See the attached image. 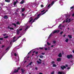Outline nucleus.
<instances>
[{"label":"nucleus","mask_w":74,"mask_h":74,"mask_svg":"<svg viewBox=\"0 0 74 74\" xmlns=\"http://www.w3.org/2000/svg\"><path fill=\"white\" fill-rule=\"evenodd\" d=\"M43 14H44V13H40L38 14L37 16V17L35 18L34 20L32 21V24L33 23V22H34V21H35V20H37V19H38V18H39L40 16V15H43Z\"/></svg>","instance_id":"nucleus-1"},{"label":"nucleus","mask_w":74,"mask_h":74,"mask_svg":"<svg viewBox=\"0 0 74 74\" xmlns=\"http://www.w3.org/2000/svg\"><path fill=\"white\" fill-rule=\"evenodd\" d=\"M73 55L71 54L67 56V58L68 59H71L73 58Z\"/></svg>","instance_id":"nucleus-2"},{"label":"nucleus","mask_w":74,"mask_h":74,"mask_svg":"<svg viewBox=\"0 0 74 74\" xmlns=\"http://www.w3.org/2000/svg\"><path fill=\"white\" fill-rule=\"evenodd\" d=\"M59 32V30H54L52 32L53 34H55V33H58Z\"/></svg>","instance_id":"nucleus-3"},{"label":"nucleus","mask_w":74,"mask_h":74,"mask_svg":"<svg viewBox=\"0 0 74 74\" xmlns=\"http://www.w3.org/2000/svg\"><path fill=\"white\" fill-rule=\"evenodd\" d=\"M61 69L62 70H64V69H66V66H62L61 67Z\"/></svg>","instance_id":"nucleus-4"},{"label":"nucleus","mask_w":74,"mask_h":74,"mask_svg":"<svg viewBox=\"0 0 74 74\" xmlns=\"http://www.w3.org/2000/svg\"><path fill=\"white\" fill-rule=\"evenodd\" d=\"M18 0H16V1H14V4H13V5L15 6L16 5V3H18Z\"/></svg>","instance_id":"nucleus-5"},{"label":"nucleus","mask_w":74,"mask_h":74,"mask_svg":"<svg viewBox=\"0 0 74 74\" xmlns=\"http://www.w3.org/2000/svg\"><path fill=\"white\" fill-rule=\"evenodd\" d=\"M30 20H29V23H30V22H32V21L33 20V19L32 17H30Z\"/></svg>","instance_id":"nucleus-6"},{"label":"nucleus","mask_w":74,"mask_h":74,"mask_svg":"<svg viewBox=\"0 0 74 74\" xmlns=\"http://www.w3.org/2000/svg\"><path fill=\"white\" fill-rule=\"evenodd\" d=\"M21 70L23 74V73H24V72L25 71V70H24L23 69H21Z\"/></svg>","instance_id":"nucleus-7"},{"label":"nucleus","mask_w":74,"mask_h":74,"mask_svg":"<svg viewBox=\"0 0 74 74\" xmlns=\"http://www.w3.org/2000/svg\"><path fill=\"white\" fill-rule=\"evenodd\" d=\"M57 62H60V61H61V58H57Z\"/></svg>","instance_id":"nucleus-8"},{"label":"nucleus","mask_w":74,"mask_h":74,"mask_svg":"<svg viewBox=\"0 0 74 74\" xmlns=\"http://www.w3.org/2000/svg\"><path fill=\"white\" fill-rule=\"evenodd\" d=\"M58 74H64V73L62 72L59 71L58 73Z\"/></svg>","instance_id":"nucleus-9"},{"label":"nucleus","mask_w":74,"mask_h":74,"mask_svg":"<svg viewBox=\"0 0 74 74\" xmlns=\"http://www.w3.org/2000/svg\"><path fill=\"white\" fill-rule=\"evenodd\" d=\"M58 56L59 57H60V58H61V57L62 56V53H60L58 55Z\"/></svg>","instance_id":"nucleus-10"},{"label":"nucleus","mask_w":74,"mask_h":74,"mask_svg":"<svg viewBox=\"0 0 74 74\" xmlns=\"http://www.w3.org/2000/svg\"><path fill=\"white\" fill-rule=\"evenodd\" d=\"M18 71H17V70H16V69H14V73H18Z\"/></svg>","instance_id":"nucleus-11"},{"label":"nucleus","mask_w":74,"mask_h":74,"mask_svg":"<svg viewBox=\"0 0 74 74\" xmlns=\"http://www.w3.org/2000/svg\"><path fill=\"white\" fill-rule=\"evenodd\" d=\"M25 2V1L24 0H22V1L21 2V4H23Z\"/></svg>","instance_id":"nucleus-12"},{"label":"nucleus","mask_w":74,"mask_h":74,"mask_svg":"<svg viewBox=\"0 0 74 74\" xmlns=\"http://www.w3.org/2000/svg\"><path fill=\"white\" fill-rule=\"evenodd\" d=\"M25 9L24 8H23L21 9V11L22 12H24V11H25Z\"/></svg>","instance_id":"nucleus-13"},{"label":"nucleus","mask_w":74,"mask_h":74,"mask_svg":"<svg viewBox=\"0 0 74 74\" xmlns=\"http://www.w3.org/2000/svg\"><path fill=\"white\" fill-rule=\"evenodd\" d=\"M16 32L17 34H19L20 33V32H19V30H18V29L17 30Z\"/></svg>","instance_id":"nucleus-14"},{"label":"nucleus","mask_w":74,"mask_h":74,"mask_svg":"<svg viewBox=\"0 0 74 74\" xmlns=\"http://www.w3.org/2000/svg\"><path fill=\"white\" fill-rule=\"evenodd\" d=\"M4 19H8V16H5L4 17Z\"/></svg>","instance_id":"nucleus-15"},{"label":"nucleus","mask_w":74,"mask_h":74,"mask_svg":"<svg viewBox=\"0 0 74 74\" xmlns=\"http://www.w3.org/2000/svg\"><path fill=\"white\" fill-rule=\"evenodd\" d=\"M68 36L69 38H72V36H71V35H68Z\"/></svg>","instance_id":"nucleus-16"},{"label":"nucleus","mask_w":74,"mask_h":74,"mask_svg":"<svg viewBox=\"0 0 74 74\" xmlns=\"http://www.w3.org/2000/svg\"><path fill=\"white\" fill-rule=\"evenodd\" d=\"M5 1L6 2H8V3H9V2H10V0H5Z\"/></svg>","instance_id":"nucleus-17"},{"label":"nucleus","mask_w":74,"mask_h":74,"mask_svg":"<svg viewBox=\"0 0 74 74\" xmlns=\"http://www.w3.org/2000/svg\"><path fill=\"white\" fill-rule=\"evenodd\" d=\"M55 3V1H53L51 3V5H52Z\"/></svg>","instance_id":"nucleus-18"},{"label":"nucleus","mask_w":74,"mask_h":74,"mask_svg":"<svg viewBox=\"0 0 74 74\" xmlns=\"http://www.w3.org/2000/svg\"><path fill=\"white\" fill-rule=\"evenodd\" d=\"M37 62L38 64H41V62H39L38 61H37Z\"/></svg>","instance_id":"nucleus-19"},{"label":"nucleus","mask_w":74,"mask_h":74,"mask_svg":"<svg viewBox=\"0 0 74 74\" xmlns=\"http://www.w3.org/2000/svg\"><path fill=\"white\" fill-rule=\"evenodd\" d=\"M52 36V34H51L49 35V36L48 37V38H50L51 37V36Z\"/></svg>","instance_id":"nucleus-20"},{"label":"nucleus","mask_w":74,"mask_h":74,"mask_svg":"<svg viewBox=\"0 0 74 74\" xmlns=\"http://www.w3.org/2000/svg\"><path fill=\"white\" fill-rule=\"evenodd\" d=\"M68 41H69V39H68V38L66 39L65 40V42H67Z\"/></svg>","instance_id":"nucleus-21"},{"label":"nucleus","mask_w":74,"mask_h":74,"mask_svg":"<svg viewBox=\"0 0 74 74\" xmlns=\"http://www.w3.org/2000/svg\"><path fill=\"white\" fill-rule=\"evenodd\" d=\"M39 57L40 58H44V56L42 55L40 56Z\"/></svg>","instance_id":"nucleus-22"},{"label":"nucleus","mask_w":74,"mask_h":74,"mask_svg":"<svg viewBox=\"0 0 74 74\" xmlns=\"http://www.w3.org/2000/svg\"><path fill=\"white\" fill-rule=\"evenodd\" d=\"M12 25H14V26L15 27H16V25L15 23H12Z\"/></svg>","instance_id":"nucleus-23"},{"label":"nucleus","mask_w":74,"mask_h":74,"mask_svg":"<svg viewBox=\"0 0 74 74\" xmlns=\"http://www.w3.org/2000/svg\"><path fill=\"white\" fill-rule=\"evenodd\" d=\"M53 67H56V64H54L53 65Z\"/></svg>","instance_id":"nucleus-24"},{"label":"nucleus","mask_w":74,"mask_h":74,"mask_svg":"<svg viewBox=\"0 0 74 74\" xmlns=\"http://www.w3.org/2000/svg\"><path fill=\"white\" fill-rule=\"evenodd\" d=\"M17 40H18V39H17L16 40L13 39V42H15V41H16Z\"/></svg>","instance_id":"nucleus-25"},{"label":"nucleus","mask_w":74,"mask_h":74,"mask_svg":"<svg viewBox=\"0 0 74 74\" xmlns=\"http://www.w3.org/2000/svg\"><path fill=\"white\" fill-rule=\"evenodd\" d=\"M32 63H33V62H30V63L29 64H28L29 65H30V66H31V65H32Z\"/></svg>","instance_id":"nucleus-26"},{"label":"nucleus","mask_w":74,"mask_h":74,"mask_svg":"<svg viewBox=\"0 0 74 74\" xmlns=\"http://www.w3.org/2000/svg\"><path fill=\"white\" fill-rule=\"evenodd\" d=\"M39 49H41V50H43V49H43V48L42 47H39Z\"/></svg>","instance_id":"nucleus-27"},{"label":"nucleus","mask_w":74,"mask_h":74,"mask_svg":"<svg viewBox=\"0 0 74 74\" xmlns=\"http://www.w3.org/2000/svg\"><path fill=\"white\" fill-rule=\"evenodd\" d=\"M21 69V68L20 67H18V68H17V71H19V70H20V69Z\"/></svg>","instance_id":"nucleus-28"},{"label":"nucleus","mask_w":74,"mask_h":74,"mask_svg":"<svg viewBox=\"0 0 74 74\" xmlns=\"http://www.w3.org/2000/svg\"><path fill=\"white\" fill-rule=\"evenodd\" d=\"M8 36H6L4 37V38H8Z\"/></svg>","instance_id":"nucleus-29"},{"label":"nucleus","mask_w":74,"mask_h":74,"mask_svg":"<svg viewBox=\"0 0 74 74\" xmlns=\"http://www.w3.org/2000/svg\"><path fill=\"white\" fill-rule=\"evenodd\" d=\"M47 45H49H49H51V44L48 42H47Z\"/></svg>","instance_id":"nucleus-30"},{"label":"nucleus","mask_w":74,"mask_h":74,"mask_svg":"<svg viewBox=\"0 0 74 74\" xmlns=\"http://www.w3.org/2000/svg\"><path fill=\"white\" fill-rule=\"evenodd\" d=\"M10 30H14V28L12 27L10 28Z\"/></svg>","instance_id":"nucleus-31"},{"label":"nucleus","mask_w":74,"mask_h":74,"mask_svg":"<svg viewBox=\"0 0 74 74\" xmlns=\"http://www.w3.org/2000/svg\"><path fill=\"white\" fill-rule=\"evenodd\" d=\"M17 25H20V23H19V22H17L16 23Z\"/></svg>","instance_id":"nucleus-32"},{"label":"nucleus","mask_w":74,"mask_h":74,"mask_svg":"<svg viewBox=\"0 0 74 74\" xmlns=\"http://www.w3.org/2000/svg\"><path fill=\"white\" fill-rule=\"evenodd\" d=\"M31 52H32V51H29V52L28 53V55H30V54L31 53Z\"/></svg>","instance_id":"nucleus-33"},{"label":"nucleus","mask_w":74,"mask_h":74,"mask_svg":"<svg viewBox=\"0 0 74 74\" xmlns=\"http://www.w3.org/2000/svg\"><path fill=\"white\" fill-rule=\"evenodd\" d=\"M51 63V64H54V63H55V62L54 61H52Z\"/></svg>","instance_id":"nucleus-34"},{"label":"nucleus","mask_w":74,"mask_h":74,"mask_svg":"<svg viewBox=\"0 0 74 74\" xmlns=\"http://www.w3.org/2000/svg\"><path fill=\"white\" fill-rule=\"evenodd\" d=\"M25 38H24L22 40V41H24L25 40V41H26V40H25Z\"/></svg>","instance_id":"nucleus-35"},{"label":"nucleus","mask_w":74,"mask_h":74,"mask_svg":"<svg viewBox=\"0 0 74 74\" xmlns=\"http://www.w3.org/2000/svg\"><path fill=\"white\" fill-rule=\"evenodd\" d=\"M10 48V47H8L6 49V51H7V50H8V49Z\"/></svg>","instance_id":"nucleus-36"},{"label":"nucleus","mask_w":74,"mask_h":74,"mask_svg":"<svg viewBox=\"0 0 74 74\" xmlns=\"http://www.w3.org/2000/svg\"><path fill=\"white\" fill-rule=\"evenodd\" d=\"M40 7L42 8H43V7H44V5H40Z\"/></svg>","instance_id":"nucleus-37"},{"label":"nucleus","mask_w":74,"mask_h":74,"mask_svg":"<svg viewBox=\"0 0 74 74\" xmlns=\"http://www.w3.org/2000/svg\"><path fill=\"white\" fill-rule=\"evenodd\" d=\"M14 55L15 56H17V55L16 54V53H14Z\"/></svg>","instance_id":"nucleus-38"},{"label":"nucleus","mask_w":74,"mask_h":74,"mask_svg":"<svg viewBox=\"0 0 74 74\" xmlns=\"http://www.w3.org/2000/svg\"><path fill=\"white\" fill-rule=\"evenodd\" d=\"M63 32H61L60 33V35H62V34H63Z\"/></svg>","instance_id":"nucleus-39"},{"label":"nucleus","mask_w":74,"mask_h":74,"mask_svg":"<svg viewBox=\"0 0 74 74\" xmlns=\"http://www.w3.org/2000/svg\"><path fill=\"white\" fill-rule=\"evenodd\" d=\"M68 22V18H67L66 19V22L67 23Z\"/></svg>","instance_id":"nucleus-40"},{"label":"nucleus","mask_w":74,"mask_h":74,"mask_svg":"<svg viewBox=\"0 0 74 74\" xmlns=\"http://www.w3.org/2000/svg\"><path fill=\"white\" fill-rule=\"evenodd\" d=\"M71 21V19L70 18L69 20V22H70Z\"/></svg>","instance_id":"nucleus-41"},{"label":"nucleus","mask_w":74,"mask_h":74,"mask_svg":"<svg viewBox=\"0 0 74 74\" xmlns=\"http://www.w3.org/2000/svg\"><path fill=\"white\" fill-rule=\"evenodd\" d=\"M5 47V46L4 45H2V48H4V47Z\"/></svg>","instance_id":"nucleus-42"},{"label":"nucleus","mask_w":74,"mask_h":74,"mask_svg":"<svg viewBox=\"0 0 74 74\" xmlns=\"http://www.w3.org/2000/svg\"><path fill=\"white\" fill-rule=\"evenodd\" d=\"M42 54L43 55H45V53H42Z\"/></svg>","instance_id":"nucleus-43"},{"label":"nucleus","mask_w":74,"mask_h":74,"mask_svg":"<svg viewBox=\"0 0 74 74\" xmlns=\"http://www.w3.org/2000/svg\"><path fill=\"white\" fill-rule=\"evenodd\" d=\"M51 74H54V71H53L51 73Z\"/></svg>","instance_id":"nucleus-44"},{"label":"nucleus","mask_w":74,"mask_h":74,"mask_svg":"<svg viewBox=\"0 0 74 74\" xmlns=\"http://www.w3.org/2000/svg\"><path fill=\"white\" fill-rule=\"evenodd\" d=\"M44 11H45V10H43L41 11V12H44Z\"/></svg>","instance_id":"nucleus-45"},{"label":"nucleus","mask_w":74,"mask_h":74,"mask_svg":"<svg viewBox=\"0 0 74 74\" xmlns=\"http://www.w3.org/2000/svg\"><path fill=\"white\" fill-rule=\"evenodd\" d=\"M47 11H48V10H47L45 12H43V13H44V14H45V13H46V12H47Z\"/></svg>","instance_id":"nucleus-46"},{"label":"nucleus","mask_w":74,"mask_h":74,"mask_svg":"<svg viewBox=\"0 0 74 74\" xmlns=\"http://www.w3.org/2000/svg\"><path fill=\"white\" fill-rule=\"evenodd\" d=\"M51 4H49L48 6V7H50V5H51Z\"/></svg>","instance_id":"nucleus-47"},{"label":"nucleus","mask_w":74,"mask_h":74,"mask_svg":"<svg viewBox=\"0 0 74 74\" xmlns=\"http://www.w3.org/2000/svg\"><path fill=\"white\" fill-rule=\"evenodd\" d=\"M20 37H21V36H20L18 37L17 39H18L19 38H20Z\"/></svg>","instance_id":"nucleus-48"},{"label":"nucleus","mask_w":74,"mask_h":74,"mask_svg":"<svg viewBox=\"0 0 74 74\" xmlns=\"http://www.w3.org/2000/svg\"><path fill=\"white\" fill-rule=\"evenodd\" d=\"M42 64H43L44 66H45V63L44 62H43Z\"/></svg>","instance_id":"nucleus-49"},{"label":"nucleus","mask_w":74,"mask_h":74,"mask_svg":"<svg viewBox=\"0 0 74 74\" xmlns=\"http://www.w3.org/2000/svg\"><path fill=\"white\" fill-rule=\"evenodd\" d=\"M48 50V49L47 48H45V51H47Z\"/></svg>","instance_id":"nucleus-50"},{"label":"nucleus","mask_w":74,"mask_h":74,"mask_svg":"<svg viewBox=\"0 0 74 74\" xmlns=\"http://www.w3.org/2000/svg\"><path fill=\"white\" fill-rule=\"evenodd\" d=\"M74 8V7L73 6H72V7H71V9H73Z\"/></svg>","instance_id":"nucleus-51"},{"label":"nucleus","mask_w":74,"mask_h":74,"mask_svg":"<svg viewBox=\"0 0 74 74\" xmlns=\"http://www.w3.org/2000/svg\"><path fill=\"white\" fill-rule=\"evenodd\" d=\"M56 42V41H53V43H54V44H55Z\"/></svg>","instance_id":"nucleus-52"},{"label":"nucleus","mask_w":74,"mask_h":74,"mask_svg":"<svg viewBox=\"0 0 74 74\" xmlns=\"http://www.w3.org/2000/svg\"><path fill=\"white\" fill-rule=\"evenodd\" d=\"M38 51H37L35 53V54H38Z\"/></svg>","instance_id":"nucleus-53"},{"label":"nucleus","mask_w":74,"mask_h":74,"mask_svg":"<svg viewBox=\"0 0 74 74\" xmlns=\"http://www.w3.org/2000/svg\"><path fill=\"white\" fill-rule=\"evenodd\" d=\"M3 40V38H0V40Z\"/></svg>","instance_id":"nucleus-54"},{"label":"nucleus","mask_w":74,"mask_h":74,"mask_svg":"<svg viewBox=\"0 0 74 74\" xmlns=\"http://www.w3.org/2000/svg\"><path fill=\"white\" fill-rule=\"evenodd\" d=\"M19 31H22V29H19Z\"/></svg>","instance_id":"nucleus-55"},{"label":"nucleus","mask_w":74,"mask_h":74,"mask_svg":"<svg viewBox=\"0 0 74 74\" xmlns=\"http://www.w3.org/2000/svg\"><path fill=\"white\" fill-rule=\"evenodd\" d=\"M61 26H62V25H61V24H60L59 26V27H60Z\"/></svg>","instance_id":"nucleus-56"},{"label":"nucleus","mask_w":74,"mask_h":74,"mask_svg":"<svg viewBox=\"0 0 74 74\" xmlns=\"http://www.w3.org/2000/svg\"><path fill=\"white\" fill-rule=\"evenodd\" d=\"M3 36H6V34H3Z\"/></svg>","instance_id":"nucleus-57"},{"label":"nucleus","mask_w":74,"mask_h":74,"mask_svg":"<svg viewBox=\"0 0 74 74\" xmlns=\"http://www.w3.org/2000/svg\"><path fill=\"white\" fill-rule=\"evenodd\" d=\"M35 69L36 70H37V69H38V68H37V67H36Z\"/></svg>","instance_id":"nucleus-58"},{"label":"nucleus","mask_w":74,"mask_h":74,"mask_svg":"<svg viewBox=\"0 0 74 74\" xmlns=\"http://www.w3.org/2000/svg\"><path fill=\"white\" fill-rule=\"evenodd\" d=\"M63 37H66V35H64L63 36Z\"/></svg>","instance_id":"nucleus-59"},{"label":"nucleus","mask_w":74,"mask_h":74,"mask_svg":"<svg viewBox=\"0 0 74 74\" xmlns=\"http://www.w3.org/2000/svg\"><path fill=\"white\" fill-rule=\"evenodd\" d=\"M25 15V14L23 13L22 14V16H24Z\"/></svg>","instance_id":"nucleus-60"},{"label":"nucleus","mask_w":74,"mask_h":74,"mask_svg":"<svg viewBox=\"0 0 74 74\" xmlns=\"http://www.w3.org/2000/svg\"><path fill=\"white\" fill-rule=\"evenodd\" d=\"M8 29H10V26H8Z\"/></svg>","instance_id":"nucleus-61"},{"label":"nucleus","mask_w":74,"mask_h":74,"mask_svg":"<svg viewBox=\"0 0 74 74\" xmlns=\"http://www.w3.org/2000/svg\"><path fill=\"white\" fill-rule=\"evenodd\" d=\"M16 37H15V36H14L13 37V40H14L15 39V38Z\"/></svg>","instance_id":"nucleus-62"},{"label":"nucleus","mask_w":74,"mask_h":74,"mask_svg":"<svg viewBox=\"0 0 74 74\" xmlns=\"http://www.w3.org/2000/svg\"><path fill=\"white\" fill-rule=\"evenodd\" d=\"M51 48H52V47H53V45H52L51 46Z\"/></svg>","instance_id":"nucleus-63"},{"label":"nucleus","mask_w":74,"mask_h":74,"mask_svg":"<svg viewBox=\"0 0 74 74\" xmlns=\"http://www.w3.org/2000/svg\"><path fill=\"white\" fill-rule=\"evenodd\" d=\"M39 74H43V73H39Z\"/></svg>","instance_id":"nucleus-64"}]
</instances>
